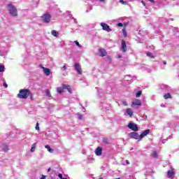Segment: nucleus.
Here are the masks:
<instances>
[{
    "instance_id": "f257e3e1",
    "label": "nucleus",
    "mask_w": 179,
    "mask_h": 179,
    "mask_svg": "<svg viewBox=\"0 0 179 179\" xmlns=\"http://www.w3.org/2000/svg\"><path fill=\"white\" fill-rule=\"evenodd\" d=\"M29 96L31 97V93L29 89H21L17 94L18 99H27Z\"/></svg>"
},
{
    "instance_id": "f03ea898",
    "label": "nucleus",
    "mask_w": 179,
    "mask_h": 179,
    "mask_svg": "<svg viewBox=\"0 0 179 179\" xmlns=\"http://www.w3.org/2000/svg\"><path fill=\"white\" fill-rule=\"evenodd\" d=\"M8 10L11 16L16 17L17 16V9L13 4L9 3L7 5Z\"/></svg>"
},
{
    "instance_id": "7ed1b4c3",
    "label": "nucleus",
    "mask_w": 179,
    "mask_h": 179,
    "mask_svg": "<svg viewBox=\"0 0 179 179\" xmlns=\"http://www.w3.org/2000/svg\"><path fill=\"white\" fill-rule=\"evenodd\" d=\"M42 20H43V23H50V22H51V15L44 14L42 16Z\"/></svg>"
},
{
    "instance_id": "20e7f679",
    "label": "nucleus",
    "mask_w": 179,
    "mask_h": 179,
    "mask_svg": "<svg viewBox=\"0 0 179 179\" xmlns=\"http://www.w3.org/2000/svg\"><path fill=\"white\" fill-rule=\"evenodd\" d=\"M129 136L130 138H131V139H136V141H142V139L141 138V135L138 134V133L136 132H131L129 134Z\"/></svg>"
},
{
    "instance_id": "39448f33",
    "label": "nucleus",
    "mask_w": 179,
    "mask_h": 179,
    "mask_svg": "<svg viewBox=\"0 0 179 179\" xmlns=\"http://www.w3.org/2000/svg\"><path fill=\"white\" fill-rule=\"evenodd\" d=\"M128 128L129 129H131V131H134L135 132L139 131V128H138V124H135L134 123L130 122L127 125Z\"/></svg>"
},
{
    "instance_id": "423d86ee",
    "label": "nucleus",
    "mask_w": 179,
    "mask_h": 179,
    "mask_svg": "<svg viewBox=\"0 0 179 179\" xmlns=\"http://www.w3.org/2000/svg\"><path fill=\"white\" fill-rule=\"evenodd\" d=\"M74 66L77 73L78 75H82L83 71H82V67H80V64H79V63H76L74 64Z\"/></svg>"
},
{
    "instance_id": "0eeeda50",
    "label": "nucleus",
    "mask_w": 179,
    "mask_h": 179,
    "mask_svg": "<svg viewBox=\"0 0 179 179\" xmlns=\"http://www.w3.org/2000/svg\"><path fill=\"white\" fill-rule=\"evenodd\" d=\"M101 26L103 30H105L106 31H108V32L111 31V29L110 28V26H108V24H107L104 22H102V23H101Z\"/></svg>"
},
{
    "instance_id": "6e6552de",
    "label": "nucleus",
    "mask_w": 179,
    "mask_h": 179,
    "mask_svg": "<svg viewBox=\"0 0 179 179\" xmlns=\"http://www.w3.org/2000/svg\"><path fill=\"white\" fill-rule=\"evenodd\" d=\"M99 57H106L107 55V51L104 48L99 49Z\"/></svg>"
},
{
    "instance_id": "1a4fd4ad",
    "label": "nucleus",
    "mask_w": 179,
    "mask_h": 179,
    "mask_svg": "<svg viewBox=\"0 0 179 179\" xmlns=\"http://www.w3.org/2000/svg\"><path fill=\"white\" fill-rule=\"evenodd\" d=\"M150 133V129H146L144 130L142 134L140 135V139H142V138H145V136H147Z\"/></svg>"
},
{
    "instance_id": "9d476101",
    "label": "nucleus",
    "mask_w": 179,
    "mask_h": 179,
    "mask_svg": "<svg viewBox=\"0 0 179 179\" xmlns=\"http://www.w3.org/2000/svg\"><path fill=\"white\" fill-rule=\"evenodd\" d=\"M121 51L127 52V43L124 40L122 41Z\"/></svg>"
},
{
    "instance_id": "9b49d317",
    "label": "nucleus",
    "mask_w": 179,
    "mask_h": 179,
    "mask_svg": "<svg viewBox=\"0 0 179 179\" xmlns=\"http://www.w3.org/2000/svg\"><path fill=\"white\" fill-rule=\"evenodd\" d=\"M103 153V148L101 147H97L95 150V154L96 156H101Z\"/></svg>"
},
{
    "instance_id": "f8f14e48",
    "label": "nucleus",
    "mask_w": 179,
    "mask_h": 179,
    "mask_svg": "<svg viewBox=\"0 0 179 179\" xmlns=\"http://www.w3.org/2000/svg\"><path fill=\"white\" fill-rule=\"evenodd\" d=\"M62 86L63 87V89H66V90H68L69 93H72V88H71V85H67L65 84H62Z\"/></svg>"
},
{
    "instance_id": "ddd939ff",
    "label": "nucleus",
    "mask_w": 179,
    "mask_h": 179,
    "mask_svg": "<svg viewBox=\"0 0 179 179\" xmlns=\"http://www.w3.org/2000/svg\"><path fill=\"white\" fill-rule=\"evenodd\" d=\"M1 149H2V150H3V152H9V148H8V146L7 145L6 143L2 144L1 146Z\"/></svg>"
},
{
    "instance_id": "4468645a",
    "label": "nucleus",
    "mask_w": 179,
    "mask_h": 179,
    "mask_svg": "<svg viewBox=\"0 0 179 179\" xmlns=\"http://www.w3.org/2000/svg\"><path fill=\"white\" fill-rule=\"evenodd\" d=\"M132 106H141L142 103L141 102V100L139 99H135L132 103Z\"/></svg>"
},
{
    "instance_id": "2eb2a0df",
    "label": "nucleus",
    "mask_w": 179,
    "mask_h": 179,
    "mask_svg": "<svg viewBox=\"0 0 179 179\" xmlns=\"http://www.w3.org/2000/svg\"><path fill=\"white\" fill-rule=\"evenodd\" d=\"M43 72L46 76H50V74L51 73V70L50 69H43Z\"/></svg>"
},
{
    "instance_id": "dca6fc26",
    "label": "nucleus",
    "mask_w": 179,
    "mask_h": 179,
    "mask_svg": "<svg viewBox=\"0 0 179 179\" xmlns=\"http://www.w3.org/2000/svg\"><path fill=\"white\" fill-rule=\"evenodd\" d=\"M127 114H128V115H130V117H132V115H134V112H132V109L131 108H127L126 110Z\"/></svg>"
},
{
    "instance_id": "f3484780",
    "label": "nucleus",
    "mask_w": 179,
    "mask_h": 179,
    "mask_svg": "<svg viewBox=\"0 0 179 179\" xmlns=\"http://www.w3.org/2000/svg\"><path fill=\"white\" fill-rule=\"evenodd\" d=\"M173 176H174V171H168L167 172V177L168 178H171V177H173Z\"/></svg>"
},
{
    "instance_id": "a211bd4d",
    "label": "nucleus",
    "mask_w": 179,
    "mask_h": 179,
    "mask_svg": "<svg viewBox=\"0 0 179 179\" xmlns=\"http://www.w3.org/2000/svg\"><path fill=\"white\" fill-rule=\"evenodd\" d=\"M45 149H47V150H48V152H49L50 153H53V152H54V150H53L52 148H51V147H50V145H46L45 146Z\"/></svg>"
},
{
    "instance_id": "6ab92c4d",
    "label": "nucleus",
    "mask_w": 179,
    "mask_h": 179,
    "mask_svg": "<svg viewBox=\"0 0 179 179\" xmlns=\"http://www.w3.org/2000/svg\"><path fill=\"white\" fill-rule=\"evenodd\" d=\"M64 87L62 88V87H57V93H59V94H62V93H64Z\"/></svg>"
},
{
    "instance_id": "aec40b11",
    "label": "nucleus",
    "mask_w": 179,
    "mask_h": 179,
    "mask_svg": "<svg viewBox=\"0 0 179 179\" xmlns=\"http://www.w3.org/2000/svg\"><path fill=\"white\" fill-rule=\"evenodd\" d=\"M51 34L52 36H54V37H58V31H57L56 30H52L51 31Z\"/></svg>"
},
{
    "instance_id": "412c9836",
    "label": "nucleus",
    "mask_w": 179,
    "mask_h": 179,
    "mask_svg": "<svg viewBox=\"0 0 179 179\" xmlns=\"http://www.w3.org/2000/svg\"><path fill=\"white\" fill-rule=\"evenodd\" d=\"M36 146H37V143H34L31 148V153H33V152H34V150H36Z\"/></svg>"
},
{
    "instance_id": "4be33fe9",
    "label": "nucleus",
    "mask_w": 179,
    "mask_h": 179,
    "mask_svg": "<svg viewBox=\"0 0 179 179\" xmlns=\"http://www.w3.org/2000/svg\"><path fill=\"white\" fill-rule=\"evenodd\" d=\"M164 98L165 99V100H167V99H171V94L167 93L164 96Z\"/></svg>"
},
{
    "instance_id": "5701e85b",
    "label": "nucleus",
    "mask_w": 179,
    "mask_h": 179,
    "mask_svg": "<svg viewBox=\"0 0 179 179\" xmlns=\"http://www.w3.org/2000/svg\"><path fill=\"white\" fill-rule=\"evenodd\" d=\"M146 55H147V57H149L150 58H152V59L155 58V56H153V54H152V52H147Z\"/></svg>"
},
{
    "instance_id": "b1692460",
    "label": "nucleus",
    "mask_w": 179,
    "mask_h": 179,
    "mask_svg": "<svg viewBox=\"0 0 179 179\" xmlns=\"http://www.w3.org/2000/svg\"><path fill=\"white\" fill-rule=\"evenodd\" d=\"M122 33H123V36H124V37H127V29L125 27H124L122 29Z\"/></svg>"
},
{
    "instance_id": "393cba45",
    "label": "nucleus",
    "mask_w": 179,
    "mask_h": 179,
    "mask_svg": "<svg viewBox=\"0 0 179 179\" xmlns=\"http://www.w3.org/2000/svg\"><path fill=\"white\" fill-rule=\"evenodd\" d=\"M141 95H142V91H138L136 94V97H141Z\"/></svg>"
},
{
    "instance_id": "a878e982",
    "label": "nucleus",
    "mask_w": 179,
    "mask_h": 179,
    "mask_svg": "<svg viewBox=\"0 0 179 179\" xmlns=\"http://www.w3.org/2000/svg\"><path fill=\"white\" fill-rule=\"evenodd\" d=\"M0 72H5V66L0 65Z\"/></svg>"
},
{
    "instance_id": "bb28decb",
    "label": "nucleus",
    "mask_w": 179,
    "mask_h": 179,
    "mask_svg": "<svg viewBox=\"0 0 179 179\" xmlns=\"http://www.w3.org/2000/svg\"><path fill=\"white\" fill-rule=\"evenodd\" d=\"M45 93H46V96H48V97H51V95L50 94V90H45Z\"/></svg>"
},
{
    "instance_id": "cd10ccee",
    "label": "nucleus",
    "mask_w": 179,
    "mask_h": 179,
    "mask_svg": "<svg viewBox=\"0 0 179 179\" xmlns=\"http://www.w3.org/2000/svg\"><path fill=\"white\" fill-rule=\"evenodd\" d=\"M78 120H83V115L82 114H78Z\"/></svg>"
},
{
    "instance_id": "c85d7f7f",
    "label": "nucleus",
    "mask_w": 179,
    "mask_h": 179,
    "mask_svg": "<svg viewBox=\"0 0 179 179\" xmlns=\"http://www.w3.org/2000/svg\"><path fill=\"white\" fill-rule=\"evenodd\" d=\"M74 43L75 44H76L77 47H79V48L82 47V45L79 44V42L78 41H74Z\"/></svg>"
},
{
    "instance_id": "c756f323",
    "label": "nucleus",
    "mask_w": 179,
    "mask_h": 179,
    "mask_svg": "<svg viewBox=\"0 0 179 179\" xmlns=\"http://www.w3.org/2000/svg\"><path fill=\"white\" fill-rule=\"evenodd\" d=\"M152 157H157V152L154 151L152 152Z\"/></svg>"
},
{
    "instance_id": "7c9ffc66",
    "label": "nucleus",
    "mask_w": 179,
    "mask_h": 179,
    "mask_svg": "<svg viewBox=\"0 0 179 179\" xmlns=\"http://www.w3.org/2000/svg\"><path fill=\"white\" fill-rule=\"evenodd\" d=\"M35 128H36V131H40V127H38V122H36Z\"/></svg>"
},
{
    "instance_id": "2f4dec72",
    "label": "nucleus",
    "mask_w": 179,
    "mask_h": 179,
    "mask_svg": "<svg viewBox=\"0 0 179 179\" xmlns=\"http://www.w3.org/2000/svg\"><path fill=\"white\" fill-rule=\"evenodd\" d=\"M103 141L104 142V143H106V144L110 143V142H108V139H107V138H103Z\"/></svg>"
},
{
    "instance_id": "473e14b6",
    "label": "nucleus",
    "mask_w": 179,
    "mask_h": 179,
    "mask_svg": "<svg viewBox=\"0 0 179 179\" xmlns=\"http://www.w3.org/2000/svg\"><path fill=\"white\" fill-rule=\"evenodd\" d=\"M120 3H122V5H125L127 3V2L124 1V0H120Z\"/></svg>"
},
{
    "instance_id": "72a5a7b5",
    "label": "nucleus",
    "mask_w": 179,
    "mask_h": 179,
    "mask_svg": "<svg viewBox=\"0 0 179 179\" xmlns=\"http://www.w3.org/2000/svg\"><path fill=\"white\" fill-rule=\"evenodd\" d=\"M117 26H118V27H122V26H124V24H122V23H118V24H117Z\"/></svg>"
},
{
    "instance_id": "f704fd0d",
    "label": "nucleus",
    "mask_w": 179,
    "mask_h": 179,
    "mask_svg": "<svg viewBox=\"0 0 179 179\" xmlns=\"http://www.w3.org/2000/svg\"><path fill=\"white\" fill-rule=\"evenodd\" d=\"M66 69H67L66 65H64L63 66V71H66Z\"/></svg>"
},
{
    "instance_id": "c9c22d12",
    "label": "nucleus",
    "mask_w": 179,
    "mask_h": 179,
    "mask_svg": "<svg viewBox=\"0 0 179 179\" xmlns=\"http://www.w3.org/2000/svg\"><path fill=\"white\" fill-rule=\"evenodd\" d=\"M58 178H61V179L64 178V177H62V175L61 173H59V174L58 175Z\"/></svg>"
},
{
    "instance_id": "e433bc0d",
    "label": "nucleus",
    "mask_w": 179,
    "mask_h": 179,
    "mask_svg": "<svg viewBox=\"0 0 179 179\" xmlns=\"http://www.w3.org/2000/svg\"><path fill=\"white\" fill-rule=\"evenodd\" d=\"M3 86H4V87H8V84H6V83H3Z\"/></svg>"
},
{
    "instance_id": "4c0bfd02",
    "label": "nucleus",
    "mask_w": 179,
    "mask_h": 179,
    "mask_svg": "<svg viewBox=\"0 0 179 179\" xmlns=\"http://www.w3.org/2000/svg\"><path fill=\"white\" fill-rule=\"evenodd\" d=\"M47 176H44V175H42V177L41 179H45Z\"/></svg>"
},
{
    "instance_id": "58836bf2",
    "label": "nucleus",
    "mask_w": 179,
    "mask_h": 179,
    "mask_svg": "<svg viewBox=\"0 0 179 179\" xmlns=\"http://www.w3.org/2000/svg\"><path fill=\"white\" fill-rule=\"evenodd\" d=\"M39 66L40 68H41V69H43V71H44V69H45V67L43 66V65H40Z\"/></svg>"
},
{
    "instance_id": "ea45409f",
    "label": "nucleus",
    "mask_w": 179,
    "mask_h": 179,
    "mask_svg": "<svg viewBox=\"0 0 179 179\" xmlns=\"http://www.w3.org/2000/svg\"><path fill=\"white\" fill-rule=\"evenodd\" d=\"M141 3H143V5H144V6L146 5V3H145V1H142Z\"/></svg>"
},
{
    "instance_id": "a19ab883",
    "label": "nucleus",
    "mask_w": 179,
    "mask_h": 179,
    "mask_svg": "<svg viewBox=\"0 0 179 179\" xmlns=\"http://www.w3.org/2000/svg\"><path fill=\"white\" fill-rule=\"evenodd\" d=\"M164 65H167V62L166 61H164Z\"/></svg>"
},
{
    "instance_id": "79ce46f5",
    "label": "nucleus",
    "mask_w": 179,
    "mask_h": 179,
    "mask_svg": "<svg viewBox=\"0 0 179 179\" xmlns=\"http://www.w3.org/2000/svg\"><path fill=\"white\" fill-rule=\"evenodd\" d=\"M51 171V168H49L48 169V173H50Z\"/></svg>"
},
{
    "instance_id": "37998d69",
    "label": "nucleus",
    "mask_w": 179,
    "mask_h": 179,
    "mask_svg": "<svg viewBox=\"0 0 179 179\" xmlns=\"http://www.w3.org/2000/svg\"><path fill=\"white\" fill-rule=\"evenodd\" d=\"M126 164H129V161L126 160Z\"/></svg>"
},
{
    "instance_id": "c03bdc74",
    "label": "nucleus",
    "mask_w": 179,
    "mask_h": 179,
    "mask_svg": "<svg viewBox=\"0 0 179 179\" xmlns=\"http://www.w3.org/2000/svg\"><path fill=\"white\" fill-rule=\"evenodd\" d=\"M99 2H106V0H99Z\"/></svg>"
},
{
    "instance_id": "a18cd8bd",
    "label": "nucleus",
    "mask_w": 179,
    "mask_h": 179,
    "mask_svg": "<svg viewBox=\"0 0 179 179\" xmlns=\"http://www.w3.org/2000/svg\"><path fill=\"white\" fill-rule=\"evenodd\" d=\"M31 100H33V94H31V96H30Z\"/></svg>"
},
{
    "instance_id": "49530a36",
    "label": "nucleus",
    "mask_w": 179,
    "mask_h": 179,
    "mask_svg": "<svg viewBox=\"0 0 179 179\" xmlns=\"http://www.w3.org/2000/svg\"><path fill=\"white\" fill-rule=\"evenodd\" d=\"M150 2H155V0H148Z\"/></svg>"
},
{
    "instance_id": "de8ad7c7",
    "label": "nucleus",
    "mask_w": 179,
    "mask_h": 179,
    "mask_svg": "<svg viewBox=\"0 0 179 179\" xmlns=\"http://www.w3.org/2000/svg\"><path fill=\"white\" fill-rule=\"evenodd\" d=\"M124 106H127V102H123Z\"/></svg>"
},
{
    "instance_id": "09e8293b",
    "label": "nucleus",
    "mask_w": 179,
    "mask_h": 179,
    "mask_svg": "<svg viewBox=\"0 0 179 179\" xmlns=\"http://www.w3.org/2000/svg\"><path fill=\"white\" fill-rule=\"evenodd\" d=\"M127 24H124V27H127Z\"/></svg>"
},
{
    "instance_id": "8fccbe9b",
    "label": "nucleus",
    "mask_w": 179,
    "mask_h": 179,
    "mask_svg": "<svg viewBox=\"0 0 179 179\" xmlns=\"http://www.w3.org/2000/svg\"><path fill=\"white\" fill-rule=\"evenodd\" d=\"M122 57V56L121 55H119V58H121Z\"/></svg>"
},
{
    "instance_id": "3c124183",
    "label": "nucleus",
    "mask_w": 179,
    "mask_h": 179,
    "mask_svg": "<svg viewBox=\"0 0 179 179\" xmlns=\"http://www.w3.org/2000/svg\"><path fill=\"white\" fill-rule=\"evenodd\" d=\"M115 179H121V178H115Z\"/></svg>"
},
{
    "instance_id": "603ef678",
    "label": "nucleus",
    "mask_w": 179,
    "mask_h": 179,
    "mask_svg": "<svg viewBox=\"0 0 179 179\" xmlns=\"http://www.w3.org/2000/svg\"><path fill=\"white\" fill-rule=\"evenodd\" d=\"M62 179H68V178H63Z\"/></svg>"
}]
</instances>
